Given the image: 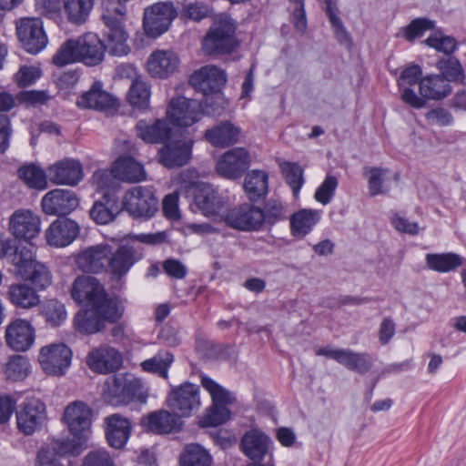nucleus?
I'll list each match as a JSON object with an SVG mask.
<instances>
[{"instance_id":"9","label":"nucleus","mask_w":466,"mask_h":466,"mask_svg":"<svg viewBox=\"0 0 466 466\" xmlns=\"http://www.w3.org/2000/svg\"><path fill=\"white\" fill-rule=\"evenodd\" d=\"M72 298L88 306L104 305L107 301H118L106 293L103 285L94 277L81 276L75 279L71 289Z\"/></svg>"},{"instance_id":"24","label":"nucleus","mask_w":466,"mask_h":466,"mask_svg":"<svg viewBox=\"0 0 466 466\" xmlns=\"http://www.w3.org/2000/svg\"><path fill=\"white\" fill-rule=\"evenodd\" d=\"M179 57L172 50H155L147 61V70L155 78H167L174 74L179 66Z\"/></svg>"},{"instance_id":"40","label":"nucleus","mask_w":466,"mask_h":466,"mask_svg":"<svg viewBox=\"0 0 466 466\" xmlns=\"http://www.w3.org/2000/svg\"><path fill=\"white\" fill-rule=\"evenodd\" d=\"M93 6L94 0H62L66 20L76 25H81L87 21Z\"/></svg>"},{"instance_id":"12","label":"nucleus","mask_w":466,"mask_h":466,"mask_svg":"<svg viewBox=\"0 0 466 466\" xmlns=\"http://www.w3.org/2000/svg\"><path fill=\"white\" fill-rule=\"evenodd\" d=\"M225 221L229 227L242 231H258L265 224L260 208L252 204H242L231 209Z\"/></svg>"},{"instance_id":"53","label":"nucleus","mask_w":466,"mask_h":466,"mask_svg":"<svg viewBox=\"0 0 466 466\" xmlns=\"http://www.w3.org/2000/svg\"><path fill=\"white\" fill-rule=\"evenodd\" d=\"M75 62H80L79 38L67 40L53 56V63L58 66Z\"/></svg>"},{"instance_id":"32","label":"nucleus","mask_w":466,"mask_h":466,"mask_svg":"<svg viewBox=\"0 0 466 466\" xmlns=\"http://www.w3.org/2000/svg\"><path fill=\"white\" fill-rule=\"evenodd\" d=\"M147 429L155 433L167 434L181 429L183 421L174 411L158 410L144 418Z\"/></svg>"},{"instance_id":"56","label":"nucleus","mask_w":466,"mask_h":466,"mask_svg":"<svg viewBox=\"0 0 466 466\" xmlns=\"http://www.w3.org/2000/svg\"><path fill=\"white\" fill-rule=\"evenodd\" d=\"M435 23L432 20L425 17L416 18L402 28V36L411 43L422 36L426 31L433 29Z\"/></svg>"},{"instance_id":"47","label":"nucleus","mask_w":466,"mask_h":466,"mask_svg":"<svg viewBox=\"0 0 466 466\" xmlns=\"http://www.w3.org/2000/svg\"><path fill=\"white\" fill-rule=\"evenodd\" d=\"M40 314L52 327L60 326L67 317L65 305L55 299H46L41 303Z\"/></svg>"},{"instance_id":"8","label":"nucleus","mask_w":466,"mask_h":466,"mask_svg":"<svg viewBox=\"0 0 466 466\" xmlns=\"http://www.w3.org/2000/svg\"><path fill=\"white\" fill-rule=\"evenodd\" d=\"M72 351L64 343H54L41 348L38 361L47 375L62 376L71 365Z\"/></svg>"},{"instance_id":"37","label":"nucleus","mask_w":466,"mask_h":466,"mask_svg":"<svg viewBox=\"0 0 466 466\" xmlns=\"http://www.w3.org/2000/svg\"><path fill=\"white\" fill-rule=\"evenodd\" d=\"M6 297L16 308L29 309L40 303L36 290L26 283H15L8 287Z\"/></svg>"},{"instance_id":"49","label":"nucleus","mask_w":466,"mask_h":466,"mask_svg":"<svg viewBox=\"0 0 466 466\" xmlns=\"http://www.w3.org/2000/svg\"><path fill=\"white\" fill-rule=\"evenodd\" d=\"M105 202L96 201L91 210V218L98 224H107L112 221L118 213L116 198H104Z\"/></svg>"},{"instance_id":"35","label":"nucleus","mask_w":466,"mask_h":466,"mask_svg":"<svg viewBox=\"0 0 466 466\" xmlns=\"http://www.w3.org/2000/svg\"><path fill=\"white\" fill-rule=\"evenodd\" d=\"M421 98L441 100L451 92L449 80L442 75H430L420 80Z\"/></svg>"},{"instance_id":"54","label":"nucleus","mask_w":466,"mask_h":466,"mask_svg":"<svg viewBox=\"0 0 466 466\" xmlns=\"http://www.w3.org/2000/svg\"><path fill=\"white\" fill-rule=\"evenodd\" d=\"M279 167L286 182L291 187L293 194L297 196L304 182L302 168L299 165L288 161L280 162Z\"/></svg>"},{"instance_id":"57","label":"nucleus","mask_w":466,"mask_h":466,"mask_svg":"<svg viewBox=\"0 0 466 466\" xmlns=\"http://www.w3.org/2000/svg\"><path fill=\"white\" fill-rule=\"evenodd\" d=\"M28 372L29 362L26 358L20 355L12 357L5 369L6 378L15 381L24 380Z\"/></svg>"},{"instance_id":"4","label":"nucleus","mask_w":466,"mask_h":466,"mask_svg":"<svg viewBox=\"0 0 466 466\" xmlns=\"http://www.w3.org/2000/svg\"><path fill=\"white\" fill-rule=\"evenodd\" d=\"M201 384L210 394L212 406L208 414L201 419L200 425L202 427H216L225 423L230 417V411L227 405L235 402V396L208 376L201 377Z\"/></svg>"},{"instance_id":"16","label":"nucleus","mask_w":466,"mask_h":466,"mask_svg":"<svg viewBox=\"0 0 466 466\" xmlns=\"http://www.w3.org/2000/svg\"><path fill=\"white\" fill-rule=\"evenodd\" d=\"M250 165V156L244 147L225 152L216 164L217 172L223 177L237 179L243 176Z\"/></svg>"},{"instance_id":"41","label":"nucleus","mask_w":466,"mask_h":466,"mask_svg":"<svg viewBox=\"0 0 466 466\" xmlns=\"http://www.w3.org/2000/svg\"><path fill=\"white\" fill-rule=\"evenodd\" d=\"M137 132L145 142L161 143L169 138L171 130L167 121L157 119L152 125L139 121L137 125Z\"/></svg>"},{"instance_id":"18","label":"nucleus","mask_w":466,"mask_h":466,"mask_svg":"<svg viewBox=\"0 0 466 466\" xmlns=\"http://www.w3.org/2000/svg\"><path fill=\"white\" fill-rule=\"evenodd\" d=\"M111 246L101 243L83 248L76 257V263L84 272L99 273L106 269Z\"/></svg>"},{"instance_id":"63","label":"nucleus","mask_w":466,"mask_h":466,"mask_svg":"<svg viewBox=\"0 0 466 466\" xmlns=\"http://www.w3.org/2000/svg\"><path fill=\"white\" fill-rule=\"evenodd\" d=\"M115 461L108 451L103 448L90 451L84 458L82 466H114Z\"/></svg>"},{"instance_id":"14","label":"nucleus","mask_w":466,"mask_h":466,"mask_svg":"<svg viewBox=\"0 0 466 466\" xmlns=\"http://www.w3.org/2000/svg\"><path fill=\"white\" fill-rule=\"evenodd\" d=\"M45 420L46 405L38 399H25L16 411L17 427L25 435L33 434Z\"/></svg>"},{"instance_id":"17","label":"nucleus","mask_w":466,"mask_h":466,"mask_svg":"<svg viewBox=\"0 0 466 466\" xmlns=\"http://www.w3.org/2000/svg\"><path fill=\"white\" fill-rule=\"evenodd\" d=\"M9 230L15 238L27 242L39 235L41 218L30 209H17L9 218Z\"/></svg>"},{"instance_id":"1","label":"nucleus","mask_w":466,"mask_h":466,"mask_svg":"<svg viewBox=\"0 0 466 466\" xmlns=\"http://www.w3.org/2000/svg\"><path fill=\"white\" fill-rule=\"evenodd\" d=\"M127 6L118 0H105L102 4L101 17L107 28L105 50L109 55L123 56L130 52L127 45L128 35L124 27Z\"/></svg>"},{"instance_id":"36","label":"nucleus","mask_w":466,"mask_h":466,"mask_svg":"<svg viewBox=\"0 0 466 466\" xmlns=\"http://www.w3.org/2000/svg\"><path fill=\"white\" fill-rule=\"evenodd\" d=\"M114 176L121 181L136 183L146 179L143 166L130 157H121L113 165Z\"/></svg>"},{"instance_id":"58","label":"nucleus","mask_w":466,"mask_h":466,"mask_svg":"<svg viewBox=\"0 0 466 466\" xmlns=\"http://www.w3.org/2000/svg\"><path fill=\"white\" fill-rule=\"evenodd\" d=\"M365 174H369L368 188L369 194L371 197L385 194L387 189L384 188V177L388 173V169L382 167H365Z\"/></svg>"},{"instance_id":"33","label":"nucleus","mask_w":466,"mask_h":466,"mask_svg":"<svg viewBox=\"0 0 466 466\" xmlns=\"http://www.w3.org/2000/svg\"><path fill=\"white\" fill-rule=\"evenodd\" d=\"M80 62L89 66L99 65L105 56V45L94 33L79 37Z\"/></svg>"},{"instance_id":"61","label":"nucleus","mask_w":466,"mask_h":466,"mask_svg":"<svg viewBox=\"0 0 466 466\" xmlns=\"http://www.w3.org/2000/svg\"><path fill=\"white\" fill-rule=\"evenodd\" d=\"M205 98L199 102L202 104L203 115L220 116L224 110L225 100L219 91L209 92L204 95Z\"/></svg>"},{"instance_id":"29","label":"nucleus","mask_w":466,"mask_h":466,"mask_svg":"<svg viewBox=\"0 0 466 466\" xmlns=\"http://www.w3.org/2000/svg\"><path fill=\"white\" fill-rule=\"evenodd\" d=\"M5 340L14 350L25 351L34 344L35 329L28 321L15 319L6 327Z\"/></svg>"},{"instance_id":"7","label":"nucleus","mask_w":466,"mask_h":466,"mask_svg":"<svg viewBox=\"0 0 466 466\" xmlns=\"http://www.w3.org/2000/svg\"><path fill=\"white\" fill-rule=\"evenodd\" d=\"M123 206L133 218L148 219L157 211L158 200L152 187L137 186L126 192Z\"/></svg>"},{"instance_id":"31","label":"nucleus","mask_w":466,"mask_h":466,"mask_svg":"<svg viewBox=\"0 0 466 466\" xmlns=\"http://www.w3.org/2000/svg\"><path fill=\"white\" fill-rule=\"evenodd\" d=\"M192 147V139L172 141L160 150V161L169 168L182 167L191 158Z\"/></svg>"},{"instance_id":"6","label":"nucleus","mask_w":466,"mask_h":466,"mask_svg":"<svg viewBox=\"0 0 466 466\" xmlns=\"http://www.w3.org/2000/svg\"><path fill=\"white\" fill-rule=\"evenodd\" d=\"M166 404L181 419L192 416L201 406L200 389L198 385L184 382L168 392Z\"/></svg>"},{"instance_id":"25","label":"nucleus","mask_w":466,"mask_h":466,"mask_svg":"<svg viewBox=\"0 0 466 466\" xmlns=\"http://www.w3.org/2000/svg\"><path fill=\"white\" fill-rule=\"evenodd\" d=\"M422 70L420 66L412 65L404 69L398 80V86L400 90L401 100L410 106L420 109L425 107L426 101L419 96L410 86L420 84Z\"/></svg>"},{"instance_id":"52","label":"nucleus","mask_w":466,"mask_h":466,"mask_svg":"<svg viewBox=\"0 0 466 466\" xmlns=\"http://www.w3.org/2000/svg\"><path fill=\"white\" fill-rule=\"evenodd\" d=\"M173 360V355L168 351H159L152 358L144 360L141 363V367L145 371L156 373L167 379V370Z\"/></svg>"},{"instance_id":"39","label":"nucleus","mask_w":466,"mask_h":466,"mask_svg":"<svg viewBox=\"0 0 466 466\" xmlns=\"http://www.w3.org/2000/svg\"><path fill=\"white\" fill-rule=\"evenodd\" d=\"M239 129L229 122H223L205 132V138L217 147H229L238 140Z\"/></svg>"},{"instance_id":"3","label":"nucleus","mask_w":466,"mask_h":466,"mask_svg":"<svg viewBox=\"0 0 466 466\" xmlns=\"http://www.w3.org/2000/svg\"><path fill=\"white\" fill-rule=\"evenodd\" d=\"M236 24L227 15L220 14L203 39V49L208 55H222L232 52L238 46L235 36Z\"/></svg>"},{"instance_id":"34","label":"nucleus","mask_w":466,"mask_h":466,"mask_svg":"<svg viewBox=\"0 0 466 466\" xmlns=\"http://www.w3.org/2000/svg\"><path fill=\"white\" fill-rule=\"evenodd\" d=\"M105 420L106 435L109 445L116 449L124 447L130 436V421L116 413L106 417Z\"/></svg>"},{"instance_id":"5","label":"nucleus","mask_w":466,"mask_h":466,"mask_svg":"<svg viewBox=\"0 0 466 466\" xmlns=\"http://www.w3.org/2000/svg\"><path fill=\"white\" fill-rule=\"evenodd\" d=\"M142 388V381L132 374H117L106 379L104 399L110 405L117 406L133 398L139 397Z\"/></svg>"},{"instance_id":"22","label":"nucleus","mask_w":466,"mask_h":466,"mask_svg":"<svg viewBox=\"0 0 466 466\" xmlns=\"http://www.w3.org/2000/svg\"><path fill=\"white\" fill-rule=\"evenodd\" d=\"M86 364L90 370L96 372L110 373L121 366L122 356L116 349L102 345L88 353Z\"/></svg>"},{"instance_id":"11","label":"nucleus","mask_w":466,"mask_h":466,"mask_svg":"<svg viewBox=\"0 0 466 466\" xmlns=\"http://www.w3.org/2000/svg\"><path fill=\"white\" fill-rule=\"evenodd\" d=\"M17 36L26 52L38 54L47 45V36L40 18L25 17L16 25Z\"/></svg>"},{"instance_id":"38","label":"nucleus","mask_w":466,"mask_h":466,"mask_svg":"<svg viewBox=\"0 0 466 466\" xmlns=\"http://www.w3.org/2000/svg\"><path fill=\"white\" fill-rule=\"evenodd\" d=\"M320 211L303 208L294 213L290 218V230L294 237L304 238L319 222Z\"/></svg>"},{"instance_id":"19","label":"nucleus","mask_w":466,"mask_h":466,"mask_svg":"<svg viewBox=\"0 0 466 466\" xmlns=\"http://www.w3.org/2000/svg\"><path fill=\"white\" fill-rule=\"evenodd\" d=\"M227 82L224 70L213 65H207L196 70L189 78L190 85L196 89L208 95L209 92L219 91Z\"/></svg>"},{"instance_id":"10","label":"nucleus","mask_w":466,"mask_h":466,"mask_svg":"<svg viewBox=\"0 0 466 466\" xmlns=\"http://www.w3.org/2000/svg\"><path fill=\"white\" fill-rule=\"evenodd\" d=\"M176 9L171 2H160L144 11L143 26L147 35L157 37L165 33L176 17Z\"/></svg>"},{"instance_id":"27","label":"nucleus","mask_w":466,"mask_h":466,"mask_svg":"<svg viewBox=\"0 0 466 466\" xmlns=\"http://www.w3.org/2000/svg\"><path fill=\"white\" fill-rule=\"evenodd\" d=\"M194 203L207 217L218 215L225 206L223 198L207 183H198L194 187Z\"/></svg>"},{"instance_id":"23","label":"nucleus","mask_w":466,"mask_h":466,"mask_svg":"<svg viewBox=\"0 0 466 466\" xmlns=\"http://www.w3.org/2000/svg\"><path fill=\"white\" fill-rule=\"evenodd\" d=\"M48 177L54 184L76 186L83 178V167L78 160L65 158L48 167Z\"/></svg>"},{"instance_id":"46","label":"nucleus","mask_w":466,"mask_h":466,"mask_svg":"<svg viewBox=\"0 0 466 466\" xmlns=\"http://www.w3.org/2000/svg\"><path fill=\"white\" fill-rule=\"evenodd\" d=\"M35 247L31 243L18 245L15 248L11 254V261L20 276L28 272V268L37 262L35 258Z\"/></svg>"},{"instance_id":"21","label":"nucleus","mask_w":466,"mask_h":466,"mask_svg":"<svg viewBox=\"0 0 466 466\" xmlns=\"http://www.w3.org/2000/svg\"><path fill=\"white\" fill-rule=\"evenodd\" d=\"M41 206L47 215L62 216L76 209L78 199L71 190L54 189L43 197Z\"/></svg>"},{"instance_id":"15","label":"nucleus","mask_w":466,"mask_h":466,"mask_svg":"<svg viewBox=\"0 0 466 466\" xmlns=\"http://www.w3.org/2000/svg\"><path fill=\"white\" fill-rule=\"evenodd\" d=\"M65 422L72 435L86 440L91 433L92 410L82 401L69 404L64 412Z\"/></svg>"},{"instance_id":"13","label":"nucleus","mask_w":466,"mask_h":466,"mask_svg":"<svg viewBox=\"0 0 466 466\" xmlns=\"http://www.w3.org/2000/svg\"><path fill=\"white\" fill-rule=\"evenodd\" d=\"M167 114L173 124L189 127L201 119L203 116L202 104L196 99L177 96L170 101Z\"/></svg>"},{"instance_id":"60","label":"nucleus","mask_w":466,"mask_h":466,"mask_svg":"<svg viewBox=\"0 0 466 466\" xmlns=\"http://www.w3.org/2000/svg\"><path fill=\"white\" fill-rule=\"evenodd\" d=\"M265 217V224L270 226L287 218L286 210L283 203L277 199H269L262 209Z\"/></svg>"},{"instance_id":"51","label":"nucleus","mask_w":466,"mask_h":466,"mask_svg":"<svg viewBox=\"0 0 466 466\" xmlns=\"http://www.w3.org/2000/svg\"><path fill=\"white\" fill-rule=\"evenodd\" d=\"M150 91L148 85L140 78L134 79L127 93V101L138 109H145L149 105Z\"/></svg>"},{"instance_id":"44","label":"nucleus","mask_w":466,"mask_h":466,"mask_svg":"<svg viewBox=\"0 0 466 466\" xmlns=\"http://www.w3.org/2000/svg\"><path fill=\"white\" fill-rule=\"evenodd\" d=\"M180 466H210L212 457L201 445L190 443L179 454Z\"/></svg>"},{"instance_id":"64","label":"nucleus","mask_w":466,"mask_h":466,"mask_svg":"<svg viewBox=\"0 0 466 466\" xmlns=\"http://www.w3.org/2000/svg\"><path fill=\"white\" fill-rule=\"evenodd\" d=\"M60 458L55 441L43 446L36 454V461L39 466H56Z\"/></svg>"},{"instance_id":"55","label":"nucleus","mask_w":466,"mask_h":466,"mask_svg":"<svg viewBox=\"0 0 466 466\" xmlns=\"http://www.w3.org/2000/svg\"><path fill=\"white\" fill-rule=\"evenodd\" d=\"M20 277L29 280L39 289H44L51 284L49 270L44 264L38 261L28 268V272L24 273Z\"/></svg>"},{"instance_id":"30","label":"nucleus","mask_w":466,"mask_h":466,"mask_svg":"<svg viewBox=\"0 0 466 466\" xmlns=\"http://www.w3.org/2000/svg\"><path fill=\"white\" fill-rule=\"evenodd\" d=\"M76 105L80 108L104 111L115 107L116 100L110 93L103 89V84L100 81H96L87 91L77 98Z\"/></svg>"},{"instance_id":"42","label":"nucleus","mask_w":466,"mask_h":466,"mask_svg":"<svg viewBox=\"0 0 466 466\" xmlns=\"http://www.w3.org/2000/svg\"><path fill=\"white\" fill-rule=\"evenodd\" d=\"M243 187L249 200L257 201L264 198L268 188V174L261 170H252L246 176Z\"/></svg>"},{"instance_id":"2","label":"nucleus","mask_w":466,"mask_h":466,"mask_svg":"<svg viewBox=\"0 0 466 466\" xmlns=\"http://www.w3.org/2000/svg\"><path fill=\"white\" fill-rule=\"evenodd\" d=\"M124 307L120 301H107L104 305L90 306L80 310L74 318L76 330L83 334H94L105 328L106 322L117 321L123 315Z\"/></svg>"},{"instance_id":"62","label":"nucleus","mask_w":466,"mask_h":466,"mask_svg":"<svg viewBox=\"0 0 466 466\" xmlns=\"http://www.w3.org/2000/svg\"><path fill=\"white\" fill-rule=\"evenodd\" d=\"M339 181L334 176H327L324 181L317 188L315 192V199L322 205H327L332 199Z\"/></svg>"},{"instance_id":"50","label":"nucleus","mask_w":466,"mask_h":466,"mask_svg":"<svg viewBox=\"0 0 466 466\" xmlns=\"http://www.w3.org/2000/svg\"><path fill=\"white\" fill-rule=\"evenodd\" d=\"M18 177L28 187L35 189H45L47 187L46 172L35 164L21 167L17 170Z\"/></svg>"},{"instance_id":"43","label":"nucleus","mask_w":466,"mask_h":466,"mask_svg":"<svg viewBox=\"0 0 466 466\" xmlns=\"http://www.w3.org/2000/svg\"><path fill=\"white\" fill-rule=\"evenodd\" d=\"M337 362L360 374L367 373L372 365V360L369 354L354 352L348 349L340 350Z\"/></svg>"},{"instance_id":"20","label":"nucleus","mask_w":466,"mask_h":466,"mask_svg":"<svg viewBox=\"0 0 466 466\" xmlns=\"http://www.w3.org/2000/svg\"><path fill=\"white\" fill-rule=\"evenodd\" d=\"M271 439L263 431L253 429L241 439L240 446L244 454L255 463L260 462L267 455L271 456Z\"/></svg>"},{"instance_id":"48","label":"nucleus","mask_w":466,"mask_h":466,"mask_svg":"<svg viewBox=\"0 0 466 466\" xmlns=\"http://www.w3.org/2000/svg\"><path fill=\"white\" fill-rule=\"evenodd\" d=\"M117 178L113 174V168L108 171L100 169L92 177V185L96 191L103 193V198H115L114 193L118 188Z\"/></svg>"},{"instance_id":"26","label":"nucleus","mask_w":466,"mask_h":466,"mask_svg":"<svg viewBox=\"0 0 466 466\" xmlns=\"http://www.w3.org/2000/svg\"><path fill=\"white\" fill-rule=\"evenodd\" d=\"M79 234L78 224L68 218H59L46 231V238L49 245L62 248L71 244Z\"/></svg>"},{"instance_id":"59","label":"nucleus","mask_w":466,"mask_h":466,"mask_svg":"<svg viewBox=\"0 0 466 466\" xmlns=\"http://www.w3.org/2000/svg\"><path fill=\"white\" fill-rule=\"evenodd\" d=\"M422 43L446 55L451 54L456 48V40L451 36L444 35L441 31L432 33Z\"/></svg>"},{"instance_id":"28","label":"nucleus","mask_w":466,"mask_h":466,"mask_svg":"<svg viewBox=\"0 0 466 466\" xmlns=\"http://www.w3.org/2000/svg\"><path fill=\"white\" fill-rule=\"evenodd\" d=\"M138 259L139 256L135 248L129 243H125L116 251L111 250L106 261V269L115 279H120Z\"/></svg>"},{"instance_id":"45","label":"nucleus","mask_w":466,"mask_h":466,"mask_svg":"<svg viewBox=\"0 0 466 466\" xmlns=\"http://www.w3.org/2000/svg\"><path fill=\"white\" fill-rule=\"evenodd\" d=\"M426 262L431 270L449 272L463 264V258L456 253L427 254Z\"/></svg>"}]
</instances>
